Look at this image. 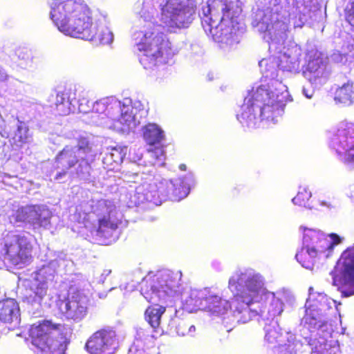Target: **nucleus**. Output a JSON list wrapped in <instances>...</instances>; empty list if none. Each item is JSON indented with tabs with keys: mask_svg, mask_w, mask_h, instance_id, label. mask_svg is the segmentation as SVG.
Returning a JSON list of instances; mask_svg holds the SVG:
<instances>
[{
	"mask_svg": "<svg viewBox=\"0 0 354 354\" xmlns=\"http://www.w3.org/2000/svg\"><path fill=\"white\" fill-rule=\"evenodd\" d=\"M329 142L344 162L354 164V122L341 121L330 133Z\"/></svg>",
	"mask_w": 354,
	"mask_h": 354,
	"instance_id": "9",
	"label": "nucleus"
},
{
	"mask_svg": "<svg viewBox=\"0 0 354 354\" xmlns=\"http://www.w3.org/2000/svg\"><path fill=\"white\" fill-rule=\"evenodd\" d=\"M79 160L74 148L69 145L65 146L55 157V162L65 170L74 167Z\"/></svg>",
	"mask_w": 354,
	"mask_h": 354,
	"instance_id": "21",
	"label": "nucleus"
},
{
	"mask_svg": "<svg viewBox=\"0 0 354 354\" xmlns=\"http://www.w3.org/2000/svg\"><path fill=\"white\" fill-rule=\"evenodd\" d=\"M303 92H304V95H305L308 98H311V97H312V95H308V93H306V89H304V90H303Z\"/></svg>",
	"mask_w": 354,
	"mask_h": 354,
	"instance_id": "44",
	"label": "nucleus"
},
{
	"mask_svg": "<svg viewBox=\"0 0 354 354\" xmlns=\"http://www.w3.org/2000/svg\"><path fill=\"white\" fill-rule=\"evenodd\" d=\"M311 198V192L306 188L300 189L297 195L292 198V203L298 206L306 207Z\"/></svg>",
	"mask_w": 354,
	"mask_h": 354,
	"instance_id": "32",
	"label": "nucleus"
},
{
	"mask_svg": "<svg viewBox=\"0 0 354 354\" xmlns=\"http://www.w3.org/2000/svg\"><path fill=\"white\" fill-rule=\"evenodd\" d=\"M127 149V147L121 146L111 148L104 157V163L110 167L121 164L126 156Z\"/></svg>",
	"mask_w": 354,
	"mask_h": 354,
	"instance_id": "28",
	"label": "nucleus"
},
{
	"mask_svg": "<svg viewBox=\"0 0 354 354\" xmlns=\"http://www.w3.org/2000/svg\"><path fill=\"white\" fill-rule=\"evenodd\" d=\"M333 285L337 287L343 297L354 295V245L341 254L330 272Z\"/></svg>",
	"mask_w": 354,
	"mask_h": 354,
	"instance_id": "7",
	"label": "nucleus"
},
{
	"mask_svg": "<svg viewBox=\"0 0 354 354\" xmlns=\"http://www.w3.org/2000/svg\"><path fill=\"white\" fill-rule=\"evenodd\" d=\"M68 170L64 169L62 171L59 172L55 176V179H59L66 174Z\"/></svg>",
	"mask_w": 354,
	"mask_h": 354,
	"instance_id": "42",
	"label": "nucleus"
},
{
	"mask_svg": "<svg viewBox=\"0 0 354 354\" xmlns=\"http://www.w3.org/2000/svg\"><path fill=\"white\" fill-rule=\"evenodd\" d=\"M16 55H17L19 59L24 61L26 62L31 61L32 58L30 50L24 47L19 48L16 50Z\"/></svg>",
	"mask_w": 354,
	"mask_h": 354,
	"instance_id": "38",
	"label": "nucleus"
},
{
	"mask_svg": "<svg viewBox=\"0 0 354 354\" xmlns=\"http://www.w3.org/2000/svg\"><path fill=\"white\" fill-rule=\"evenodd\" d=\"M32 294L30 297L34 301H40L46 295L48 286L45 281H37L31 288Z\"/></svg>",
	"mask_w": 354,
	"mask_h": 354,
	"instance_id": "30",
	"label": "nucleus"
},
{
	"mask_svg": "<svg viewBox=\"0 0 354 354\" xmlns=\"http://www.w3.org/2000/svg\"><path fill=\"white\" fill-rule=\"evenodd\" d=\"M201 305L207 310L216 314H224L232 308V304L226 299H223L216 295L201 292Z\"/></svg>",
	"mask_w": 354,
	"mask_h": 354,
	"instance_id": "17",
	"label": "nucleus"
},
{
	"mask_svg": "<svg viewBox=\"0 0 354 354\" xmlns=\"http://www.w3.org/2000/svg\"><path fill=\"white\" fill-rule=\"evenodd\" d=\"M62 328L46 319L30 325L28 335L37 354H64L65 346L55 335Z\"/></svg>",
	"mask_w": 354,
	"mask_h": 354,
	"instance_id": "5",
	"label": "nucleus"
},
{
	"mask_svg": "<svg viewBox=\"0 0 354 354\" xmlns=\"http://www.w3.org/2000/svg\"><path fill=\"white\" fill-rule=\"evenodd\" d=\"M70 93L66 90L57 93L55 102L51 107L59 115H67L71 112V102L69 99Z\"/></svg>",
	"mask_w": 354,
	"mask_h": 354,
	"instance_id": "24",
	"label": "nucleus"
},
{
	"mask_svg": "<svg viewBox=\"0 0 354 354\" xmlns=\"http://www.w3.org/2000/svg\"><path fill=\"white\" fill-rule=\"evenodd\" d=\"M346 21L354 28V0H351L344 9Z\"/></svg>",
	"mask_w": 354,
	"mask_h": 354,
	"instance_id": "36",
	"label": "nucleus"
},
{
	"mask_svg": "<svg viewBox=\"0 0 354 354\" xmlns=\"http://www.w3.org/2000/svg\"><path fill=\"white\" fill-rule=\"evenodd\" d=\"M189 192V188L183 183L174 185L173 195L176 200H180L186 197Z\"/></svg>",
	"mask_w": 354,
	"mask_h": 354,
	"instance_id": "34",
	"label": "nucleus"
},
{
	"mask_svg": "<svg viewBox=\"0 0 354 354\" xmlns=\"http://www.w3.org/2000/svg\"><path fill=\"white\" fill-rule=\"evenodd\" d=\"M330 237L331 238L332 240L330 243H328L327 241L326 243H324L325 250H326V248L332 249L335 245H338L342 242V239L337 234L332 233L330 234Z\"/></svg>",
	"mask_w": 354,
	"mask_h": 354,
	"instance_id": "40",
	"label": "nucleus"
},
{
	"mask_svg": "<svg viewBox=\"0 0 354 354\" xmlns=\"http://www.w3.org/2000/svg\"><path fill=\"white\" fill-rule=\"evenodd\" d=\"M306 70L312 76L311 80L316 81L317 80H322L324 82L328 79V71L327 70L326 64L324 63L323 58L321 56H317L309 59Z\"/></svg>",
	"mask_w": 354,
	"mask_h": 354,
	"instance_id": "20",
	"label": "nucleus"
},
{
	"mask_svg": "<svg viewBox=\"0 0 354 354\" xmlns=\"http://www.w3.org/2000/svg\"><path fill=\"white\" fill-rule=\"evenodd\" d=\"M197 3L196 0L180 1L172 9L168 26L172 28H187L192 21V16L196 13Z\"/></svg>",
	"mask_w": 354,
	"mask_h": 354,
	"instance_id": "11",
	"label": "nucleus"
},
{
	"mask_svg": "<svg viewBox=\"0 0 354 354\" xmlns=\"http://www.w3.org/2000/svg\"><path fill=\"white\" fill-rule=\"evenodd\" d=\"M154 348L155 342L151 336L138 335L129 348V353L136 354L140 352L145 354H153L151 349Z\"/></svg>",
	"mask_w": 354,
	"mask_h": 354,
	"instance_id": "23",
	"label": "nucleus"
},
{
	"mask_svg": "<svg viewBox=\"0 0 354 354\" xmlns=\"http://www.w3.org/2000/svg\"><path fill=\"white\" fill-rule=\"evenodd\" d=\"M96 205L99 210L105 212V214L97 219V235L102 238L109 239L112 236L113 232L118 228L120 221L112 217L113 211L109 206L107 201L99 200Z\"/></svg>",
	"mask_w": 354,
	"mask_h": 354,
	"instance_id": "12",
	"label": "nucleus"
},
{
	"mask_svg": "<svg viewBox=\"0 0 354 354\" xmlns=\"http://www.w3.org/2000/svg\"><path fill=\"white\" fill-rule=\"evenodd\" d=\"M118 347L115 332L111 328H101L86 340L85 350L89 354H114Z\"/></svg>",
	"mask_w": 354,
	"mask_h": 354,
	"instance_id": "10",
	"label": "nucleus"
},
{
	"mask_svg": "<svg viewBox=\"0 0 354 354\" xmlns=\"http://www.w3.org/2000/svg\"><path fill=\"white\" fill-rule=\"evenodd\" d=\"M118 120L120 122V124L129 127L131 124V123L133 121V116L132 115V113H129L128 111L122 113Z\"/></svg>",
	"mask_w": 354,
	"mask_h": 354,
	"instance_id": "39",
	"label": "nucleus"
},
{
	"mask_svg": "<svg viewBox=\"0 0 354 354\" xmlns=\"http://www.w3.org/2000/svg\"><path fill=\"white\" fill-rule=\"evenodd\" d=\"M242 281V274L232 277L229 279V287L237 290L234 295L232 304L235 311L241 313L243 310H248L249 306L255 302L262 299L266 295V290L263 284L254 277H250L245 281L244 286L240 289L238 286Z\"/></svg>",
	"mask_w": 354,
	"mask_h": 354,
	"instance_id": "6",
	"label": "nucleus"
},
{
	"mask_svg": "<svg viewBox=\"0 0 354 354\" xmlns=\"http://www.w3.org/2000/svg\"><path fill=\"white\" fill-rule=\"evenodd\" d=\"M195 330L196 328L194 325L185 321L179 322L176 326V333L180 336H185L187 335H192Z\"/></svg>",
	"mask_w": 354,
	"mask_h": 354,
	"instance_id": "33",
	"label": "nucleus"
},
{
	"mask_svg": "<svg viewBox=\"0 0 354 354\" xmlns=\"http://www.w3.org/2000/svg\"><path fill=\"white\" fill-rule=\"evenodd\" d=\"M112 109H113V104L109 103L108 100L102 99L93 104L92 111L98 114L109 115Z\"/></svg>",
	"mask_w": 354,
	"mask_h": 354,
	"instance_id": "31",
	"label": "nucleus"
},
{
	"mask_svg": "<svg viewBox=\"0 0 354 354\" xmlns=\"http://www.w3.org/2000/svg\"><path fill=\"white\" fill-rule=\"evenodd\" d=\"M50 18L66 35L103 45L113 41L107 27L93 24L92 10L84 0H54Z\"/></svg>",
	"mask_w": 354,
	"mask_h": 354,
	"instance_id": "1",
	"label": "nucleus"
},
{
	"mask_svg": "<svg viewBox=\"0 0 354 354\" xmlns=\"http://www.w3.org/2000/svg\"><path fill=\"white\" fill-rule=\"evenodd\" d=\"M0 321L15 326L20 323V308L15 299L6 298L0 300Z\"/></svg>",
	"mask_w": 354,
	"mask_h": 354,
	"instance_id": "14",
	"label": "nucleus"
},
{
	"mask_svg": "<svg viewBox=\"0 0 354 354\" xmlns=\"http://www.w3.org/2000/svg\"><path fill=\"white\" fill-rule=\"evenodd\" d=\"M137 46L144 52L140 62L146 69L167 64L175 54L171 41L162 32L151 30L145 32Z\"/></svg>",
	"mask_w": 354,
	"mask_h": 354,
	"instance_id": "3",
	"label": "nucleus"
},
{
	"mask_svg": "<svg viewBox=\"0 0 354 354\" xmlns=\"http://www.w3.org/2000/svg\"><path fill=\"white\" fill-rule=\"evenodd\" d=\"M94 146L93 142L87 136L80 135L76 138V148L80 153L84 155L81 158V162L77 166V174H90L91 162L96 156Z\"/></svg>",
	"mask_w": 354,
	"mask_h": 354,
	"instance_id": "13",
	"label": "nucleus"
},
{
	"mask_svg": "<svg viewBox=\"0 0 354 354\" xmlns=\"http://www.w3.org/2000/svg\"><path fill=\"white\" fill-rule=\"evenodd\" d=\"M287 97L285 86L278 80L261 85L245 98L237 119L249 125L254 122L257 111H259L263 119L274 120L283 113Z\"/></svg>",
	"mask_w": 354,
	"mask_h": 354,
	"instance_id": "2",
	"label": "nucleus"
},
{
	"mask_svg": "<svg viewBox=\"0 0 354 354\" xmlns=\"http://www.w3.org/2000/svg\"><path fill=\"white\" fill-rule=\"evenodd\" d=\"M326 242V239L321 231L307 228L304 230L303 246L317 248V246L324 245Z\"/></svg>",
	"mask_w": 354,
	"mask_h": 354,
	"instance_id": "26",
	"label": "nucleus"
},
{
	"mask_svg": "<svg viewBox=\"0 0 354 354\" xmlns=\"http://www.w3.org/2000/svg\"><path fill=\"white\" fill-rule=\"evenodd\" d=\"M57 306L61 314L66 319L80 320L86 315V307L75 297L59 300Z\"/></svg>",
	"mask_w": 354,
	"mask_h": 354,
	"instance_id": "15",
	"label": "nucleus"
},
{
	"mask_svg": "<svg viewBox=\"0 0 354 354\" xmlns=\"http://www.w3.org/2000/svg\"><path fill=\"white\" fill-rule=\"evenodd\" d=\"M179 169L181 170V171H185L186 169H187V167L185 164H180L179 165Z\"/></svg>",
	"mask_w": 354,
	"mask_h": 354,
	"instance_id": "43",
	"label": "nucleus"
},
{
	"mask_svg": "<svg viewBox=\"0 0 354 354\" xmlns=\"http://www.w3.org/2000/svg\"><path fill=\"white\" fill-rule=\"evenodd\" d=\"M143 138L151 146L159 144L164 138L162 130L156 124H148L143 127Z\"/></svg>",
	"mask_w": 354,
	"mask_h": 354,
	"instance_id": "27",
	"label": "nucleus"
},
{
	"mask_svg": "<svg viewBox=\"0 0 354 354\" xmlns=\"http://www.w3.org/2000/svg\"><path fill=\"white\" fill-rule=\"evenodd\" d=\"M181 278L182 272L177 270L148 274L140 283V292L149 303L160 301L180 290Z\"/></svg>",
	"mask_w": 354,
	"mask_h": 354,
	"instance_id": "4",
	"label": "nucleus"
},
{
	"mask_svg": "<svg viewBox=\"0 0 354 354\" xmlns=\"http://www.w3.org/2000/svg\"><path fill=\"white\" fill-rule=\"evenodd\" d=\"M241 10L239 0H207L201 8V18L210 28L225 21L232 24Z\"/></svg>",
	"mask_w": 354,
	"mask_h": 354,
	"instance_id": "8",
	"label": "nucleus"
},
{
	"mask_svg": "<svg viewBox=\"0 0 354 354\" xmlns=\"http://www.w3.org/2000/svg\"><path fill=\"white\" fill-rule=\"evenodd\" d=\"M148 152L150 154L151 158L156 160L160 162L165 160V151L162 146L149 149Z\"/></svg>",
	"mask_w": 354,
	"mask_h": 354,
	"instance_id": "37",
	"label": "nucleus"
},
{
	"mask_svg": "<svg viewBox=\"0 0 354 354\" xmlns=\"http://www.w3.org/2000/svg\"><path fill=\"white\" fill-rule=\"evenodd\" d=\"M336 104L350 106L354 103V83L348 81L341 86H338L334 93Z\"/></svg>",
	"mask_w": 354,
	"mask_h": 354,
	"instance_id": "22",
	"label": "nucleus"
},
{
	"mask_svg": "<svg viewBox=\"0 0 354 354\" xmlns=\"http://www.w3.org/2000/svg\"><path fill=\"white\" fill-rule=\"evenodd\" d=\"M166 308L160 305H151L145 311V319L153 328L160 324L162 315L165 313Z\"/></svg>",
	"mask_w": 354,
	"mask_h": 354,
	"instance_id": "25",
	"label": "nucleus"
},
{
	"mask_svg": "<svg viewBox=\"0 0 354 354\" xmlns=\"http://www.w3.org/2000/svg\"><path fill=\"white\" fill-rule=\"evenodd\" d=\"M16 243L18 245V251L10 256V261L13 265L19 266L26 263L32 258V246L28 238L24 235H17Z\"/></svg>",
	"mask_w": 354,
	"mask_h": 354,
	"instance_id": "18",
	"label": "nucleus"
},
{
	"mask_svg": "<svg viewBox=\"0 0 354 354\" xmlns=\"http://www.w3.org/2000/svg\"><path fill=\"white\" fill-rule=\"evenodd\" d=\"M80 111H82V112H83V113H86V112H88V111H86V110L81 109V107H80Z\"/></svg>",
	"mask_w": 354,
	"mask_h": 354,
	"instance_id": "45",
	"label": "nucleus"
},
{
	"mask_svg": "<svg viewBox=\"0 0 354 354\" xmlns=\"http://www.w3.org/2000/svg\"><path fill=\"white\" fill-rule=\"evenodd\" d=\"M8 80V75L3 68L0 67V82H5Z\"/></svg>",
	"mask_w": 354,
	"mask_h": 354,
	"instance_id": "41",
	"label": "nucleus"
},
{
	"mask_svg": "<svg viewBox=\"0 0 354 354\" xmlns=\"http://www.w3.org/2000/svg\"><path fill=\"white\" fill-rule=\"evenodd\" d=\"M325 252L324 245L316 248L303 246L299 252L296 254L295 258L297 261L307 269H313L316 262L318 253Z\"/></svg>",
	"mask_w": 354,
	"mask_h": 354,
	"instance_id": "19",
	"label": "nucleus"
},
{
	"mask_svg": "<svg viewBox=\"0 0 354 354\" xmlns=\"http://www.w3.org/2000/svg\"><path fill=\"white\" fill-rule=\"evenodd\" d=\"M316 309H312L309 308L308 310L307 311V315L309 316V324L314 326L315 328H321L322 326H324L326 324V322L324 319H322V315L318 314V318L317 319L313 313V311L315 310Z\"/></svg>",
	"mask_w": 354,
	"mask_h": 354,
	"instance_id": "35",
	"label": "nucleus"
},
{
	"mask_svg": "<svg viewBox=\"0 0 354 354\" xmlns=\"http://www.w3.org/2000/svg\"><path fill=\"white\" fill-rule=\"evenodd\" d=\"M39 205H30L21 207L16 212L15 221L17 222L28 223L34 227L42 226L43 221Z\"/></svg>",
	"mask_w": 354,
	"mask_h": 354,
	"instance_id": "16",
	"label": "nucleus"
},
{
	"mask_svg": "<svg viewBox=\"0 0 354 354\" xmlns=\"http://www.w3.org/2000/svg\"><path fill=\"white\" fill-rule=\"evenodd\" d=\"M12 140V145L18 148H21L24 145L28 143L30 140L28 128L23 126L18 127Z\"/></svg>",
	"mask_w": 354,
	"mask_h": 354,
	"instance_id": "29",
	"label": "nucleus"
}]
</instances>
